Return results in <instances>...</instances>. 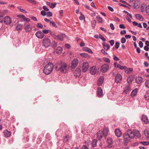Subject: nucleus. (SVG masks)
Segmentation results:
<instances>
[{"label":"nucleus","instance_id":"obj_1","mask_svg":"<svg viewBox=\"0 0 149 149\" xmlns=\"http://www.w3.org/2000/svg\"><path fill=\"white\" fill-rule=\"evenodd\" d=\"M132 130H128L127 134H125L123 135L124 143L125 145H127L128 142L130 141L133 138V135L132 133Z\"/></svg>","mask_w":149,"mask_h":149},{"label":"nucleus","instance_id":"obj_2","mask_svg":"<svg viewBox=\"0 0 149 149\" xmlns=\"http://www.w3.org/2000/svg\"><path fill=\"white\" fill-rule=\"evenodd\" d=\"M54 68V64L52 63H49L46 65L44 68L43 72L47 75L50 74L53 71Z\"/></svg>","mask_w":149,"mask_h":149},{"label":"nucleus","instance_id":"obj_3","mask_svg":"<svg viewBox=\"0 0 149 149\" xmlns=\"http://www.w3.org/2000/svg\"><path fill=\"white\" fill-rule=\"evenodd\" d=\"M67 65L65 63H63V64H60L59 63L56 65V69L57 71H60L61 72L65 73L66 72Z\"/></svg>","mask_w":149,"mask_h":149},{"label":"nucleus","instance_id":"obj_4","mask_svg":"<svg viewBox=\"0 0 149 149\" xmlns=\"http://www.w3.org/2000/svg\"><path fill=\"white\" fill-rule=\"evenodd\" d=\"M108 134V131L107 130H104L103 131H99L97 133V138L100 140L101 139L102 137L104 136L106 137L107 136Z\"/></svg>","mask_w":149,"mask_h":149},{"label":"nucleus","instance_id":"obj_5","mask_svg":"<svg viewBox=\"0 0 149 149\" xmlns=\"http://www.w3.org/2000/svg\"><path fill=\"white\" fill-rule=\"evenodd\" d=\"M43 46L45 47H48L51 44L50 40L47 38H45L42 41Z\"/></svg>","mask_w":149,"mask_h":149},{"label":"nucleus","instance_id":"obj_6","mask_svg":"<svg viewBox=\"0 0 149 149\" xmlns=\"http://www.w3.org/2000/svg\"><path fill=\"white\" fill-rule=\"evenodd\" d=\"M89 67L88 63L85 61L84 62L82 66V70L84 72H86L87 70Z\"/></svg>","mask_w":149,"mask_h":149},{"label":"nucleus","instance_id":"obj_7","mask_svg":"<svg viewBox=\"0 0 149 149\" xmlns=\"http://www.w3.org/2000/svg\"><path fill=\"white\" fill-rule=\"evenodd\" d=\"M109 68V65L107 64H103L101 68V70L102 72H107Z\"/></svg>","mask_w":149,"mask_h":149},{"label":"nucleus","instance_id":"obj_8","mask_svg":"<svg viewBox=\"0 0 149 149\" xmlns=\"http://www.w3.org/2000/svg\"><path fill=\"white\" fill-rule=\"evenodd\" d=\"M79 62V61L77 58H74L72 62L71 68L74 69L77 66Z\"/></svg>","mask_w":149,"mask_h":149},{"label":"nucleus","instance_id":"obj_9","mask_svg":"<svg viewBox=\"0 0 149 149\" xmlns=\"http://www.w3.org/2000/svg\"><path fill=\"white\" fill-rule=\"evenodd\" d=\"M4 22L6 25L10 24L12 22L11 18L9 16H6L4 18Z\"/></svg>","mask_w":149,"mask_h":149},{"label":"nucleus","instance_id":"obj_10","mask_svg":"<svg viewBox=\"0 0 149 149\" xmlns=\"http://www.w3.org/2000/svg\"><path fill=\"white\" fill-rule=\"evenodd\" d=\"M131 133L133 135V138L135 136L138 138H139L141 137V135L139 132L136 130H134L133 131H132Z\"/></svg>","mask_w":149,"mask_h":149},{"label":"nucleus","instance_id":"obj_11","mask_svg":"<svg viewBox=\"0 0 149 149\" xmlns=\"http://www.w3.org/2000/svg\"><path fill=\"white\" fill-rule=\"evenodd\" d=\"M131 91L130 86L129 85H127L125 86L124 88L123 93L127 94V93Z\"/></svg>","mask_w":149,"mask_h":149},{"label":"nucleus","instance_id":"obj_12","mask_svg":"<svg viewBox=\"0 0 149 149\" xmlns=\"http://www.w3.org/2000/svg\"><path fill=\"white\" fill-rule=\"evenodd\" d=\"M122 76L120 74H117L115 77V82L117 83L120 82L122 79Z\"/></svg>","mask_w":149,"mask_h":149},{"label":"nucleus","instance_id":"obj_13","mask_svg":"<svg viewBox=\"0 0 149 149\" xmlns=\"http://www.w3.org/2000/svg\"><path fill=\"white\" fill-rule=\"evenodd\" d=\"M81 70L80 68H77L75 70L74 74V76L77 77H79L81 74Z\"/></svg>","mask_w":149,"mask_h":149},{"label":"nucleus","instance_id":"obj_14","mask_svg":"<svg viewBox=\"0 0 149 149\" xmlns=\"http://www.w3.org/2000/svg\"><path fill=\"white\" fill-rule=\"evenodd\" d=\"M36 36L38 38L41 39L43 38L44 36V34L41 31H38L35 34Z\"/></svg>","mask_w":149,"mask_h":149},{"label":"nucleus","instance_id":"obj_15","mask_svg":"<svg viewBox=\"0 0 149 149\" xmlns=\"http://www.w3.org/2000/svg\"><path fill=\"white\" fill-rule=\"evenodd\" d=\"M141 120L144 123L146 124H147L149 123V120L148 118V117L145 115H143L141 118Z\"/></svg>","mask_w":149,"mask_h":149},{"label":"nucleus","instance_id":"obj_16","mask_svg":"<svg viewBox=\"0 0 149 149\" xmlns=\"http://www.w3.org/2000/svg\"><path fill=\"white\" fill-rule=\"evenodd\" d=\"M113 142L111 138H108L107 139V142L108 143L107 147L109 148H111L112 147Z\"/></svg>","mask_w":149,"mask_h":149},{"label":"nucleus","instance_id":"obj_17","mask_svg":"<svg viewBox=\"0 0 149 149\" xmlns=\"http://www.w3.org/2000/svg\"><path fill=\"white\" fill-rule=\"evenodd\" d=\"M115 132L116 136L118 137H120L122 135V132L119 129H116L115 130Z\"/></svg>","mask_w":149,"mask_h":149},{"label":"nucleus","instance_id":"obj_18","mask_svg":"<svg viewBox=\"0 0 149 149\" xmlns=\"http://www.w3.org/2000/svg\"><path fill=\"white\" fill-rule=\"evenodd\" d=\"M104 78L103 76H101L98 79L97 84L98 86H100L103 82Z\"/></svg>","mask_w":149,"mask_h":149},{"label":"nucleus","instance_id":"obj_19","mask_svg":"<svg viewBox=\"0 0 149 149\" xmlns=\"http://www.w3.org/2000/svg\"><path fill=\"white\" fill-rule=\"evenodd\" d=\"M97 69L96 67L94 66L92 67L90 69V73L93 74H95L96 72Z\"/></svg>","mask_w":149,"mask_h":149},{"label":"nucleus","instance_id":"obj_20","mask_svg":"<svg viewBox=\"0 0 149 149\" xmlns=\"http://www.w3.org/2000/svg\"><path fill=\"white\" fill-rule=\"evenodd\" d=\"M24 29L26 32H29L31 31L32 29V27L31 25L27 24L25 26Z\"/></svg>","mask_w":149,"mask_h":149},{"label":"nucleus","instance_id":"obj_21","mask_svg":"<svg viewBox=\"0 0 149 149\" xmlns=\"http://www.w3.org/2000/svg\"><path fill=\"white\" fill-rule=\"evenodd\" d=\"M46 4L49 6V7L52 8H54L56 5L57 3L56 2H54V3H51L47 1Z\"/></svg>","mask_w":149,"mask_h":149},{"label":"nucleus","instance_id":"obj_22","mask_svg":"<svg viewBox=\"0 0 149 149\" xmlns=\"http://www.w3.org/2000/svg\"><path fill=\"white\" fill-rule=\"evenodd\" d=\"M136 19L140 21H142L143 20V18L141 15L139 14H136L135 15Z\"/></svg>","mask_w":149,"mask_h":149},{"label":"nucleus","instance_id":"obj_23","mask_svg":"<svg viewBox=\"0 0 149 149\" xmlns=\"http://www.w3.org/2000/svg\"><path fill=\"white\" fill-rule=\"evenodd\" d=\"M138 91V89L136 88L134 90H133L131 93V95L132 96V97H134L135 95H136L137 94Z\"/></svg>","mask_w":149,"mask_h":149},{"label":"nucleus","instance_id":"obj_24","mask_svg":"<svg viewBox=\"0 0 149 149\" xmlns=\"http://www.w3.org/2000/svg\"><path fill=\"white\" fill-rule=\"evenodd\" d=\"M97 93L99 97L101 96L103 94L102 90L101 88H99L97 89Z\"/></svg>","mask_w":149,"mask_h":149},{"label":"nucleus","instance_id":"obj_25","mask_svg":"<svg viewBox=\"0 0 149 149\" xmlns=\"http://www.w3.org/2000/svg\"><path fill=\"white\" fill-rule=\"evenodd\" d=\"M3 133L5 136L6 137H8L10 135V132L7 130L4 131Z\"/></svg>","mask_w":149,"mask_h":149},{"label":"nucleus","instance_id":"obj_26","mask_svg":"<svg viewBox=\"0 0 149 149\" xmlns=\"http://www.w3.org/2000/svg\"><path fill=\"white\" fill-rule=\"evenodd\" d=\"M83 50L86 52H87L91 54H92L93 53V52L92 50L90 48L87 47H83Z\"/></svg>","mask_w":149,"mask_h":149},{"label":"nucleus","instance_id":"obj_27","mask_svg":"<svg viewBox=\"0 0 149 149\" xmlns=\"http://www.w3.org/2000/svg\"><path fill=\"white\" fill-rule=\"evenodd\" d=\"M23 26V25L21 24H18L16 27V29L17 31L21 30L22 29Z\"/></svg>","mask_w":149,"mask_h":149},{"label":"nucleus","instance_id":"obj_28","mask_svg":"<svg viewBox=\"0 0 149 149\" xmlns=\"http://www.w3.org/2000/svg\"><path fill=\"white\" fill-rule=\"evenodd\" d=\"M143 81V78L141 77H138L136 79V82L138 83H140Z\"/></svg>","mask_w":149,"mask_h":149},{"label":"nucleus","instance_id":"obj_29","mask_svg":"<svg viewBox=\"0 0 149 149\" xmlns=\"http://www.w3.org/2000/svg\"><path fill=\"white\" fill-rule=\"evenodd\" d=\"M64 36L65 35L60 34L57 35V38L59 40L61 41H62L63 39V38Z\"/></svg>","mask_w":149,"mask_h":149},{"label":"nucleus","instance_id":"obj_30","mask_svg":"<svg viewBox=\"0 0 149 149\" xmlns=\"http://www.w3.org/2000/svg\"><path fill=\"white\" fill-rule=\"evenodd\" d=\"M62 48L61 47H58L56 50V52L58 54H61L62 52Z\"/></svg>","mask_w":149,"mask_h":149},{"label":"nucleus","instance_id":"obj_31","mask_svg":"<svg viewBox=\"0 0 149 149\" xmlns=\"http://www.w3.org/2000/svg\"><path fill=\"white\" fill-rule=\"evenodd\" d=\"M144 134L147 139H149V131L147 130H145L144 131Z\"/></svg>","mask_w":149,"mask_h":149},{"label":"nucleus","instance_id":"obj_32","mask_svg":"<svg viewBox=\"0 0 149 149\" xmlns=\"http://www.w3.org/2000/svg\"><path fill=\"white\" fill-rule=\"evenodd\" d=\"M103 47L104 49L106 51H107L110 48V45L109 44H103Z\"/></svg>","mask_w":149,"mask_h":149},{"label":"nucleus","instance_id":"obj_33","mask_svg":"<svg viewBox=\"0 0 149 149\" xmlns=\"http://www.w3.org/2000/svg\"><path fill=\"white\" fill-rule=\"evenodd\" d=\"M97 140L96 139H94L93 140L92 144V146L93 147H95L97 145Z\"/></svg>","mask_w":149,"mask_h":149},{"label":"nucleus","instance_id":"obj_34","mask_svg":"<svg viewBox=\"0 0 149 149\" xmlns=\"http://www.w3.org/2000/svg\"><path fill=\"white\" fill-rule=\"evenodd\" d=\"M117 67L122 70L124 69L125 68H126V67L121 66L120 64H118L117 65Z\"/></svg>","mask_w":149,"mask_h":149},{"label":"nucleus","instance_id":"obj_35","mask_svg":"<svg viewBox=\"0 0 149 149\" xmlns=\"http://www.w3.org/2000/svg\"><path fill=\"white\" fill-rule=\"evenodd\" d=\"M57 46V42L56 41H54L52 43V44L51 45L52 47L53 48H55Z\"/></svg>","mask_w":149,"mask_h":149},{"label":"nucleus","instance_id":"obj_36","mask_svg":"<svg viewBox=\"0 0 149 149\" xmlns=\"http://www.w3.org/2000/svg\"><path fill=\"white\" fill-rule=\"evenodd\" d=\"M97 20L99 23H102V18L99 16H96Z\"/></svg>","mask_w":149,"mask_h":149},{"label":"nucleus","instance_id":"obj_37","mask_svg":"<svg viewBox=\"0 0 149 149\" xmlns=\"http://www.w3.org/2000/svg\"><path fill=\"white\" fill-rule=\"evenodd\" d=\"M80 55L81 56L84 57H87L88 56V54L87 53H81Z\"/></svg>","mask_w":149,"mask_h":149},{"label":"nucleus","instance_id":"obj_38","mask_svg":"<svg viewBox=\"0 0 149 149\" xmlns=\"http://www.w3.org/2000/svg\"><path fill=\"white\" fill-rule=\"evenodd\" d=\"M144 97L145 99L148 100L149 99V92H147L145 95Z\"/></svg>","mask_w":149,"mask_h":149},{"label":"nucleus","instance_id":"obj_39","mask_svg":"<svg viewBox=\"0 0 149 149\" xmlns=\"http://www.w3.org/2000/svg\"><path fill=\"white\" fill-rule=\"evenodd\" d=\"M52 13L50 11L48 12H46V15L47 17H51L52 16Z\"/></svg>","mask_w":149,"mask_h":149},{"label":"nucleus","instance_id":"obj_40","mask_svg":"<svg viewBox=\"0 0 149 149\" xmlns=\"http://www.w3.org/2000/svg\"><path fill=\"white\" fill-rule=\"evenodd\" d=\"M103 60L105 61L107 63H110V61L109 58H103Z\"/></svg>","mask_w":149,"mask_h":149},{"label":"nucleus","instance_id":"obj_41","mask_svg":"<svg viewBox=\"0 0 149 149\" xmlns=\"http://www.w3.org/2000/svg\"><path fill=\"white\" fill-rule=\"evenodd\" d=\"M68 138L69 137L68 135L66 136L64 138V141L65 142H68Z\"/></svg>","mask_w":149,"mask_h":149},{"label":"nucleus","instance_id":"obj_42","mask_svg":"<svg viewBox=\"0 0 149 149\" xmlns=\"http://www.w3.org/2000/svg\"><path fill=\"white\" fill-rule=\"evenodd\" d=\"M50 23L51 24H52L54 27L56 28L57 27V26L54 22L52 21H50Z\"/></svg>","mask_w":149,"mask_h":149},{"label":"nucleus","instance_id":"obj_43","mask_svg":"<svg viewBox=\"0 0 149 149\" xmlns=\"http://www.w3.org/2000/svg\"><path fill=\"white\" fill-rule=\"evenodd\" d=\"M140 143H142L144 145L146 146L149 144V142L143 141L141 142Z\"/></svg>","mask_w":149,"mask_h":149},{"label":"nucleus","instance_id":"obj_44","mask_svg":"<svg viewBox=\"0 0 149 149\" xmlns=\"http://www.w3.org/2000/svg\"><path fill=\"white\" fill-rule=\"evenodd\" d=\"M99 38L102 39L103 41H105L106 40V39L101 34H99Z\"/></svg>","mask_w":149,"mask_h":149},{"label":"nucleus","instance_id":"obj_45","mask_svg":"<svg viewBox=\"0 0 149 149\" xmlns=\"http://www.w3.org/2000/svg\"><path fill=\"white\" fill-rule=\"evenodd\" d=\"M146 86L148 88H149V80H147L145 83Z\"/></svg>","mask_w":149,"mask_h":149},{"label":"nucleus","instance_id":"obj_46","mask_svg":"<svg viewBox=\"0 0 149 149\" xmlns=\"http://www.w3.org/2000/svg\"><path fill=\"white\" fill-rule=\"evenodd\" d=\"M126 41V40L125 38H122L121 39V42L122 43H125Z\"/></svg>","mask_w":149,"mask_h":149},{"label":"nucleus","instance_id":"obj_47","mask_svg":"<svg viewBox=\"0 0 149 149\" xmlns=\"http://www.w3.org/2000/svg\"><path fill=\"white\" fill-rule=\"evenodd\" d=\"M119 46V43L118 42H116L115 43V47L116 49H118Z\"/></svg>","mask_w":149,"mask_h":149},{"label":"nucleus","instance_id":"obj_48","mask_svg":"<svg viewBox=\"0 0 149 149\" xmlns=\"http://www.w3.org/2000/svg\"><path fill=\"white\" fill-rule=\"evenodd\" d=\"M146 13L149 15V6H148L146 7Z\"/></svg>","mask_w":149,"mask_h":149},{"label":"nucleus","instance_id":"obj_49","mask_svg":"<svg viewBox=\"0 0 149 149\" xmlns=\"http://www.w3.org/2000/svg\"><path fill=\"white\" fill-rule=\"evenodd\" d=\"M41 14L42 15L45 16L46 15V12L45 10H42L41 12Z\"/></svg>","mask_w":149,"mask_h":149},{"label":"nucleus","instance_id":"obj_50","mask_svg":"<svg viewBox=\"0 0 149 149\" xmlns=\"http://www.w3.org/2000/svg\"><path fill=\"white\" fill-rule=\"evenodd\" d=\"M22 19L24 20L25 21L29 22L30 21V19L27 18L26 17L24 16L23 17Z\"/></svg>","mask_w":149,"mask_h":149},{"label":"nucleus","instance_id":"obj_51","mask_svg":"<svg viewBox=\"0 0 149 149\" xmlns=\"http://www.w3.org/2000/svg\"><path fill=\"white\" fill-rule=\"evenodd\" d=\"M113 59L114 60L116 61H118L119 60V59L115 55H113Z\"/></svg>","mask_w":149,"mask_h":149},{"label":"nucleus","instance_id":"obj_52","mask_svg":"<svg viewBox=\"0 0 149 149\" xmlns=\"http://www.w3.org/2000/svg\"><path fill=\"white\" fill-rule=\"evenodd\" d=\"M49 31L48 30H42V33L47 34L49 32Z\"/></svg>","mask_w":149,"mask_h":149},{"label":"nucleus","instance_id":"obj_53","mask_svg":"<svg viewBox=\"0 0 149 149\" xmlns=\"http://www.w3.org/2000/svg\"><path fill=\"white\" fill-rule=\"evenodd\" d=\"M43 8L45 11H47L49 10V9L46 6H43Z\"/></svg>","mask_w":149,"mask_h":149},{"label":"nucleus","instance_id":"obj_54","mask_svg":"<svg viewBox=\"0 0 149 149\" xmlns=\"http://www.w3.org/2000/svg\"><path fill=\"white\" fill-rule=\"evenodd\" d=\"M124 12L125 13H127V15H128L129 17H130L131 18H132V15L128 13L127 11H124Z\"/></svg>","mask_w":149,"mask_h":149},{"label":"nucleus","instance_id":"obj_55","mask_svg":"<svg viewBox=\"0 0 149 149\" xmlns=\"http://www.w3.org/2000/svg\"><path fill=\"white\" fill-rule=\"evenodd\" d=\"M38 27L40 28H42L43 27V26L41 24L39 23L38 24Z\"/></svg>","mask_w":149,"mask_h":149},{"label":"nucleus","instance_id":"obj_56","mask_svg":"<svg viewBox=\"0 0 149 149\" xmlns=\"http://www.w3.org/2000/svg\"><path fill=\"white\" fill-rule=\"evenodd\" d=\"M119 26L120 28L123 29H125V27L123 24H120Z\"/></svg>","mask_w":149,"mask_h":149},{"label":"nucleus","instance_id":"obj_57","mask_svg":"<svg viewBox=\"0 0 149 149\" xmlns=\"http://www.w3.org/2000/svg\"><path fill=\"white\" fill-rule=\"evenodd\" d=\"M17 8L18 9H19L20 11L21 12H23V13H26V11L24 10V9L20 8H19V7H18Z\"/></svg>","mask_w":149,"mask_h":149},{"label":"nucleus","instance_id":"obj_58","mask_svg":"<svg viewBox=\"0 0 149 149\" xmlns=\"http://www.w3.org/2000/svg\"><path fill=\"white\" fill-rule=\"evenodd\" d=\"M109 42L110 45L111 46H113L114 45V40H110L109 41Z\"/></svg>","mask_w":149,"mask_h":149},{"label":"nucleus","instance_id":"obj_59","mask_svg":"<svg viewBox=\"0 0 149 149\" xmlns=\"http://www.w3.org/2000/svg\"><path fill=\"white\" fill-rule=\"evenodd\" d=\"M126 30L121 31H120V34L121 35L125 34L126 33Z\"/></svg>","mask_w":149,"mask_h":149},{"label":"nucleus","instance_id":"obj_60","mask_svg":"<svg viewBox=\"0 0 149 149\" xmlns=\"http://www.w3.org/2000/svg\"><path fill=\"white\" fill-rule=\"evenodd\" d=\"M127 82L129 84L132 81V80L131 79V77H128L127 79Z\"/></svg>","mask_w":149,"mask_h":149},{"label":"nucleus","instance_id":"obj_61","mask_svg":"<svg viewBox=\"0 0 149 149\" xmlns=\"http://www.w3.org/2000/svg\"><path fill=\"white\" fill-rule=\"evenodd\" d=\"M101 52L102 53L104 54V55H106L108 54V53L107 52H106L103 49H102L101 50Z\"/></svg>","mask_w":149,"mask_h":149},{"label":"nucleus","instance_id":"obj_62","mask_svg":"<svg viewBox=\"0 0 149 149\" xmlns=\"http://www.w3.org/2000/svg\"><path fill=\"white\" fill-rule=\"evenodd\" d=\"M139 45L140 47L142 48L143 46V43L141 41H140L139 43Z\"/></svg>","mask_w":149,"mask_h":149},{"label":"nucleus","instance_id":"obj_63","mask_svg":"<svg viewBox=\"0 0 149 149\" xmlns=\"http://www.w3.org/2000/svg\"><path fill=\"white\" fill-rule=\"evenodd\" d=\"M4 15V13L3 12L0 11V17H3Z\"/></svg>","mask_w":149,"mask_h":149},{"label":"nucleus","instance_id":"obj_64","mask_svg":"<svg viewBox=\"0 0 149 149\" xmlns=\"http://www.w3.org/2000/svg\"><path fill=\"white\" fill-rule=\"evenodd\" d=\"M82 149H89V148L86 146H83L82 147Z\"/></svg>","mask_w":149,"mask_h":149}]
</instances>
